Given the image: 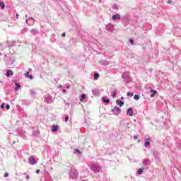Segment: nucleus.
<instances>
[{"mask_svg": "<svg viewBox=\"0 0 181 181\" xmlns=\"http://www.w3.org/2000/svg\"><path fill=\"white\" fill-rule=\"evenodd\" d=\"M90 170L92 172H93V173H100V172L101 171V166L95 164V163H92L89 166Z\"/></svg>", "mask_w": 181, "mask_h": 181, "instance_id": "nucleus-1", "label": "nucleus"}, {"mask_svg": "<svg viewBox=\"0 0 181 181\" xmlns=\"http://www.w3.org/2000/svg\"><path fill=\"white\" fill-rule=\"evenodd\" d=\"M122 78L124 80V83H131V76H129V72L128 71H125L122 74Z\"/></svg>", "mask_w": 181, "mask_h": 181, "instance_id": "nucleus-2", "label": "nucleus"}, {"mask_svg": "<svg viewBox=\"0 0 181 181\" xmlns=\"http://www.w3.org/2000/svg\"><path fill=\"white\" fill-rule=\"evenodd\" d=\"M69 177L70 179H77L78 177V171L76 169L69 171Z\"/></svg>", "mask_w": 181, "mask_h": 181, "instance_id": "nucleus-3", "label": "nucleus"}, {"mask_svg": "<svg viewBox=\"0 0 181 181\" xmlns=\"http://www.w3.org/2000/svg\"><path fill=\"white\" fill-rule=\"evenodd\" d=\"M112 112L113 115H119V114H121V109L115 106L112 109Z\"/></svg>", "mask_w": 181, "mask_h": 181, "instance_id": "nucleus-4", "label": "nucleus"}, {"mask_svg": "<svg viewBox=\"0 0 181 181\" xmlns=\"http://www.w3.org/2000/svg\"><path fill=\"white\" fill-rule=\"evenodd\" d=\"M106 30H107L108 32H113L114 31V25H112V23H108L106 25Z\"/></svg>", "mask_w": 181, "mask_h": 181, "instance_id": "nucleus-5", "label": "nucleus"}, {"mask_svg": "<svg viewBox=\"0 0 181 181\" xmlns=\"http://www.w3.org/2000/svg\"><path fill=\"white\" fill-rule=\"evenodd\" d=\"M111 90H112L111 95L112 98H115V97H117V94L118 93V89L114 88H112Z\"/></svg>", "mask_w": 181, "mask_h": 181, "instance_id": "nucleus-6", "label": "nucleus"}, {"mask_svg": "<svg viewBox=\"0 0 181 181\" xmlns=\"http://www.w3.org/2000/svg\"><path fill=\"white\" fill-rule=\"evenodd\" d=\"M127 115L129 117H132L134 115V110L132 107H129L127 111Z\"/></svg>", "mask_w": 181, "mask_h": 181, "instance_id": "nucleus-7", "label": "nucleus"}, {"mask_svg": "<svg viewBox=\"0 0 181 181\" xmlns=\"http://www.w3.org/2000/svg\"><path fill=\"white\" fill-rule=\"evenodd\" d=\"M99 63L101 66H109L110 65V62L107 60H100L99 61Z\"/></svg>", "mask_w": 181, "mask_h": 181, "instance_id": "nucleus-8", "label": "nucleus"}, {"mask_svg": "<svg viewBox=\"0 0 181 181\" xmlns=\"http://www.w3.org/2000/svg\"><path fill=\"white\" fill-rule=\"evenodd\" d=\"M112 21H119L121 19V15L117 13L112 17Z\"/></svg>", "mask_w": 181, "mask_h": 181, "instance_id": "nucleus-9", "label": "nucleus"}, {"mask_svg": "<svg viewBox=\"0 0 181 181\" xmlns=\"http://www.w3.org/2000/svg\"><path fill=\"white\" fill-rule=\"evenodd\" d=\"M150 93H151L150 97H151V98H153V97H155V95L158 94V91L153 89L150 90Z\"/></svg>", "mask_w": 181, "mask_h": 181, "instance_id": "nucleus-10", "label": "nucleus"}, {"mask_svg": "<svg viewBox=\"0 0 181 181\" xmlns=\"http://www.w3.org/2000/svg\"><path fill=\"white\" fill-rule=\"evenodd\" d=\"M28 163L30 165H35L36 163V159H35L33 157H30Z\"/></svg>", "mask_w": 181, "mask_h": 181, "instance_id": "nucleus-11", "label": "nucleus"}, {"mask_svg": "<svg viewBox=\"0 0 181 181\" xmlns=\"http://www.w3.org/2000/svg\"><path fill=\"white\" fill-rule=\"evenodd\" d=\"M13 83H15V86H16L15 90L18 91V90H19V88H21V84L19 83H18V80H15L13 81Z\"/></svg>", "mask_w": 181, "mask_h": 181, "instance_id": "nucleus-12", "label": "nucleus"}, {"mask_svg": "<svg viewBox=\"0 0 181 181\" xmlns=\"http://www.w3.org/2000/svg\"><path fill=\"white\" fill-rule=\"evenodd\" d=\"M21 104L23 105H30V100H22Z\"/></svg>", "mask_w": 181, "mask_h": 181, "instance_id": "nucleus-13", "label": "nucleus"}, {"mask_svg": "<svg viewBox=\"0 0 181 181\" xmlns=\"http://www.w3.org/2000/svg\"><path fill=\"white\" fill-rule=\"evenodd\" d=\"M92 93L93 94V95L95 96H98V95H100V90L97 89V88H95L92 90Z\"/></svg>", "mask_w": 181, "mask_h": 181, "instance_id": "nucleus-14", "label": "nucleus"}, {"mask_svg": "<svg viewBox=\"0 0 181 181\" xmlns=\"http://www.w3.org/2000/svg\"><path fill=\"white\" fill-rule=\"evenodd\" d=\"M44 101H45V103H47V104H50V103H52V96L45 97Z\"/></svg>", "mask_w": 181, "mask_h": 181, "instance_id": "nucleus-15", "label": "nucleus"}, {"mask_svg": "<svg viewBox=\"0 0 181 181\" xmlns=\"http://www.w3.org/2000/svg\"><path fill=\"white\" fill-rule=\"evenodd\" d=\"M6 76V77H11V76H13V71L10 69L7 70Z\"/></svg>", "mask_w": 181, "mask_h": 181, "instance_id": "nucleus-16", "label": "nucleus"}, {"mask_svg": "<svg viewBox=\"0 0 181 181\" xmlns=\"http://www.w3.org/2000/svg\"><path fill=\"white\" fill-rule=\"evenodd\" d=\"M30 33H32L34 36H36V35H38L39 30H37V29L33 28L30 30Z\"/></svg>", "mask_w": 181, "mask_h": 181, "instance_id": "nucleus-17", "label": "nucleus"}, {"mask_svg": "<svg viewBox=\"0 0 181 181\" xmlns=\"http://www.w3.org/2000/svg\"><path fill=\"white\" fill-rule=\"evenodd\" d=\"M128 21H129V18H128L127 16H124L122 18V23H127V22H128Z\"/></svg>", "mask_w": 181, "mask_h": 181, "instance_id": "nucleus-18", "label": "nucleus"}, {"mask_svg": "<svg viewBox=\"0 0 181 181\" xmlns=\"http://www.w3.org/2000/svg\"><path fill=\"white\" fill-rule=\"evenodd\" d=\"M52 131V132H57L59 131V125L53 124Z\"/></svg>", "mask_w": 181, "mask_h": 181, "instance_id": "nucleus-19", "label": "nucleus"}, {"mask_svg": "<svg viewBox=\"0 0 181 181\" xmlns=\"http://www.w3.org/2000/svg\"><path fill=\"white\" fill-rule=\"evenodd\" d=\"M28 21H30L28 26H33V25H35V20L33 18L30 17V18H28Z\"/></svg>", "mask_w": 181, "mask_h": 181, "instance_id": "nucleus-20", "label": "nucleus"}, {"mask_svg": "<svg viewBox=\"0 0 181 181\" xmlns=\"http://www.w3.org/2000/svg\"><path fill=\"white\" fill-rule=\"evenodd\" d=\"M102 101L104 103V104H110V99L107 98L106 97H103Z\"/></svg>", "mask_w": 181, "mask_h": 181, "instance_id": "nucleus-21", "label": "nucleus"}, {"mask_svg": "<svg viewBox=\"0 0 181 181\" xmlns=\"http://www.w3.org/2000/svg\"><path fill=\"white\" fill-rule=\"evenodd\" d=\"M150 139H145L144 146H145L146 148H148V146H149V145H151V142L148 141Z\"/></svg>", "mask_w": 181, "mask_h": 181, "instance_id": "nucleus-22", "label": "nucleus"}, {"mask_svg": "<svg viewBox=\"0 0 181 181\" xmlns=\"http://www.w3.org/2000/svg\"><path fill=\"white\" fill-rule=\"evenodd\" d=\"M116 104L117 105H119V107H122L124 105V101L119 100H116Z\"/></svg>", "mask_w": 181, "mask_h": 181, "instance_id": "nucleus-23", "label": "nucleus"}, {"mask_svg": "<svg viewBox=\"0 0 181 181\" xmlns=\"http://www.w3.org/2000/svg\"><path fill=\"white\" fill-rule=\"evenodd\" d=\"M30 93L32 97H36V92L35 91V89H30Z\"/></svg>", "mask_w": 181, "mask_h": 181, "instance_id": "nucleus-24", "label": "nucleus"}, {"mask_svg": "<svg viewBox=\"0 0 181 181\" xmlns=\"http://www.w3.org/2000/svg\"><path fill=\"white\" fill-rule=\"evenodd\" d=\"M99 77H100V74H98V72H95L93 75V80H98Z\"/></svg>", "mask_w": 181, "mask_h": 181, "instance_id": "nucleus-25", "label": "nucleus"}, {"mask_svg": "<svg viewBox=\"0 0 181 181\" xmlns=\"http://www.w3.org/2000/svg\"><path fill=\"white\" fill-rule=\"evenodd\" d=\"M87 97V95H86V93H83L82 95H81L80 101H83V100H86V98Z\"/></svg>", "mask_w": 181, "mask_h": 181, "instance_id": "nucleus-26", "label": "nucleus"}, {"mask_svg": "<svg viewBox=\"0 0 181 181\" xmlns=\"http://www.w3.org/2000/svg\"><path fill=\"white\" fill-rule=\"evenodd\" d=\"M143 163H144V165H151V160H148V159H144V160H143Z\"/></svg>", "mask_w": 181, "mask_h": 181, "instance_id": "nucleus-27", "label": "nucleus"}, {"mask_svg": "<svg viewBox=\"0 0 181 181\" xmlns=\"http://www.w3.org/2000/svg\"><path fill=\"white\" fill-rule=\"evenodd\" d=\"M112 9H115L116 11H118L119 9V7H118V5H117V4H113L112 6Z\"/></svg>", "mask_w": 181, "mask_h": 181, "instance_id": "nucleus-28", "label": "nucleus"}, {"mask_svg": "<svg viewBox=\"0 0 181 181\" xmlns=\"http://www.w3.org/2000/svg\"><path fill=\"white\" fill-rule=\"evenodd\" d=\"M138 175H142L144 173V168H140L137 170Z\"/></svg>", "mask_w": 181, "mask_h": 181, "instance_id": "nucleus-29", "label": "nucleus"}, {"mask_svg": "<svg viewBox=\"0 0 181 181\" xmlns=\"http://www.w3.org/2000/svg\"><path fill=\"white\" fill-rule=\"evenodd\" d=\"M0 7L1 9H5V3L4 1H0Z\"/></svg>", "mask_w": 181, "mask_h": 181, "instance_id": "nucleus-30", "label": "nucleus"}, {"mask_svg": "<svg viewBox=\"0 0 181 181\" xmlns=\"http://www.w3.org/2000/svg\"><path fill=\"white\" fill-rule=\"evenodd\" d=\"M74 153H78V155H81V151L78 148H76L75 149Z\"/></svg>", "mask_w": 181, "mask_h": 181, "instance_id": "nucleus-31", "label": "nucleus"}, {"mask_svg": "<svg viewBox=\"0 0 181 181\" xmlns=\"http://www.w3.org/2000/svg\"><path fill=\"white\" fill-rule=\"evenodd\" d=\"M134 100L138 101V100H139L141 98V96H139V95H134Z\"/></svg>", "mask_w": 181, "mask_h": 181, "instance_id": "nucleus-32", "label": "nucleus"}, {"mask_svg": "<svg viewBox=\"0 0 181 181\" xmlns=\"http://www.w3.org/2000/svg\"><path fill=\"white\" fill-rule=\"evenodd\" d=\"M38 134H39V132H37V131H33V136H37Z\"/></svg>", "mask_w": 181, "mask_h": 181, "instance_id": "nucleus-33", "label": "nucleus"}, {"mask_svg": "<svg viewBox=\"0 0 181 181\" xmlns=\"http://www.w3.org/2000/svg\"><path fill=\"white\" fill-rule=\"evenodd\" d=\"M127 95L128 97H133L134 96V93H131V92H127Z\"/></svg>", "mask_w": 181, "mask_h": 181, "instance_id": "nucleus-34", "label": "nucleus"}, {"mask_svg": "<svg viewBox=\"0 0 181 181\" xmlns=\"http://www.w3.org/2000/svg\"><path fill=\"white\" fill-rule=\"evenodd\" d=\"M7 44H8V45H7L8 47H11V46H13V44L9 42V41H7Z\"/></svg>", "mask_w": 181, "mask_h": 181, "instance_id": "nucleus-35", "label": "nucleus"}, {"mask_svg": "<svg viewBox=\"0 0 181 181\" xmlns=\"http://www.w3.org/2000/svg\"><path fill=\"white\" fill-rule=\"evenodd\" d=\"M129 43H131V45H134V39L130 38V39L129 40Z\"/></svg>", "mask_w": 181, "mask_h": 181, "instance_id": "nucleus-36", "label": "nucleus"}, {"mask_svg": "<svg viewBox=\"0 0 181 181\" xmlns=\"http://www.w3.org/2000/svg\"><path fill=\"white\" fill-rule=\"evenodd\" d=\"M1 110H4L5 108V103H2L1 105Z\"/></svg>", "mask_w": 181, "mask_h": 181, "instance_id": "nucleus-37", "label": "nucleus"}, {"mask_svg": "<svg viewBox=\"0 0 181 181\" xmlns=\"http://www.w3.org/2000/svg\"><path fill=\"white\" fill-rule=\"evenodd\" d=\"M25 77H29V76H30V73H29V71H27L25 74Z\"/></svg>", "mask_w": 181, "mask_h": 181, "instance_id": "nucleus-38", "label": "nucleus"}, {"mask_svg": "<svg viewBox=\"0 0 181 181\" xmlns=\"http://www.w3.org/2000/svg\"><path fill=\"white\" fill-rule=\"evenodd\" d=\"M28 29L27 28H23V30H21V33H23V32H27Z\"/></svg>", "mask_w": 181, "mask_h": 181, "instance_id": "nucleus-39", "label": "nucleus"}, {"mask_svg": "<svg viewBox=\"0 0 181 181\" xmlns=\"http://www.w3.org/2000/svg\"><path fill=\"white\" fill-rule=\"evenodd\" d=\"M28 78H30V80H33V75H29Z\"/></svg>", "mask_w": 181, "mask_h": 181, "instance_id": "nucleus-40", "label": "nucleus"}, {"mask_svg": "<svg viewBox=\"0 0 181 181\" xmlns=\"http://www.w3.org/2000/svg\"><path fill=\"white\" fill-rule=\"evenodd\" d=\"M69 121V116L65 117V122H67Z\"/></svg>", "mask_w": 181, "mask_h": 181, "instance_id": "nucleus-41", "label": "nucleus"}, {"mask_svg": "<svg viewBox=\"0 0 181 181\" xmlns=\"http://www.w3.org/2000/svg\"><path fill=\"white\" fill-rule=\"evenodd\" d=\"M6 108L7 110H9V108H11V105H6Z\"/></svg>", "mask_w": 181, "mask_h": 181, "instance_id": "nucleus-42", "label": "nucleus"}, {"mask_svg": "<svg viewBox=\"0 0 181 181\" xmlns=\"http://www.w3.org/2000/svg\"><path fill=\"white\" fill-rule=\"evenodd\" d=\"M8 176H9V174L8 173H6L4 174V177H8Z\"/></svg>", "mask_w": 181, "mask_h": 181, "instance_id": "nucleus-43", "label": "nucleus"}, {"mask_svg": "<svg viewBox=\"0 0 181 181\" xmlns=\"http://www.w3.org/2000/svg\"><path fill=\"white\" fill-rule=\"evenodd\" d=\"M62 37H66V33H63L62 34Z\"/></svg>", "mask_w": 181, "mask_h": 181, "instance_id": "nucleus-44", "label": "nucleus"}, {"mask_svg": "<svg viewBox=\"0 0 181 181\" xmlns=\"http://www.w3.org/2000/svg\"><path fill=\"white\" fill-rule=\"evenodd\" d=\"M139 138V136H134V139H135V140L138 139Z\"/></svg>", "mask_w": 181, "mask_h": 181, "instance_id": "nucleus-45", "label": "nucleus"}, {"mask_svg": "<svg viewBox=\"0 0 181 181\" xmlns=\"http://www.w3.org/2000/svg\"><path fill=\"white\" fill-rule=\"evenodd\" d=\"M62 93H64H64H67V90L66 89H62Z\"/></svg>", "mask_w": 181, "mask_h": 181, "instance_id": "nucleus-46", "label": "nucleus"}, {"mask_svg": "<svg viewBox=\"0 0 181 181\" xmlns=\"http://www.w3.org/2000/svg\"><path fill=\"white\" fill-rule=\"evenodd\" d=\"M153 71V69L152 68H150V69H148V71H149L150 73H152Z\"/></svg>", "mask_w": 181, "mask_h": 181, "instance_id": "nucleus-47", "label": "nucleus"}, {"mask_svg": "<svg viewBox=\"0 0 181 181\" xmlns=\"http://www.w3.org/2000/svg\"><path fill=\"white\" fill-rule=\"evenodd\" d=\"M35 173H36L37 174L40 173V170H36Z\"/></svg>", "mask_w": 181, "mask_h": 181, "instance_id": "nucleus-48", "label": "nucleus"}, {"mask_svg": "<svg viewBox=\"0 0 181 181\" xmlns=\"http://www.w3.org/2000/svg\"><path fill=\"white\" fill-rule=\"evenodd\" d=\"M16 19H19V14L17 13V14L16 15Z\"/></svg>", "mask_w": 181, "mask_h": 181, "instance_id": "nucleus-49", "label": "nucleus"}, {"mask_svg": "<svg viewBox=\"0 0 181 181\" xmlns=\"http://www.w3.org/2000/svg\"><path fill=\"white\" fill-rule=\"evenodd\" d=\"M26 179L29 180L30 179V177H29V175H27Z\"/></svg>", "mask_w": 181, "mask_h": 181, "instance_id": "nucleus-50", "label": "nucleus"}, {"mask_svg": "<svg viewBox=\"0 0 181 181\" xmlns=\"http://www.w3.org/2000/svg\"><path fill=\"white\" fill-rule=\"evenodd\" d=\"M168 4H172V1L169 0V1H168Z\"/></svg>", "mask_w": 181, "mask_h": 181, "instance_id": "nucleus-51", "label": "nucleus"}, {"mask_svg": "<svg viewBox=\"0 0 181 181\" xmlns=\"http://www.w3.org/2000/svg\"><path fill=\"white\" fill-rule=\"evenodd\" d=\"M28 22H29V19L28 20V19L25 20V23H28Z\"/></svg>", "mask_w": 181, "mask_h": 181, "instance_id": "nucleus-52", "label": "nucleus"}, {"mask_svg": "<svg viewBox=\"0 0 181 181\" xmlns=\"http://www.w3.org/2000/svg\"><path fill=\"white\" fill-rule=\"evenodd\" d=\"M66 104V105H70V103H67Z\"/></svg>", "mask_w": 181, "mask_h": 181, "instance_id": "nucleus-53", "label": "nucleus"}, {"mask_svg": "<svg viewBox=\"0 0 181 181\" xmlns=\"http://www.w3.org/2000/svg\"><path fill=\"white\" fill-rule=\"evenodd\" d=\"M121 100H124V96H122V97H121Z\"/></svg>", "mask_w": 181, "mask_h": 181, "instance_id": "nucleus-54", "label": "nucleus"}, {"mask_svg": "<svg viewBox=\"0 0 181 181\" xmlns=\"http://www.w3.org/2000/svg\"><path fill=\"white\" fill-rule=\"evenodd\" d=\"M137 142L138 144H139L141 142V140H138Z\"/></svg>", "mask_w": 181, "mask_h": 181, "instance_id": "nucleus-55", "label": "nucleus"}, {"mask_svg": "<svg viewBox=\"0 0 181 181\" xmlns=\"http://www.w3.org/2000/svg\"><path fill=\"white\" fill-rule=\"evenodd\" d=\"M10 64H13V62H11L10 63Z\"/></svg>", "mask_w": 181, "mask_h": 181, "instance_id": "nucleus-56", "label": "nucleus"}, {"mask_svg": "<svg viewBox=\"0 0 181 181\" xmlns=\"http://www.w3.org/2000/svg\"><path fill=\"white\" fill-rule=\"evenodd\" d=\"M66 88H67V89L70 88V86H66Z\"/></svg>", "mask_w": 181, "mask_h": 181, "instance_id": "nucleus-57", "label": "nucleus"}, {"mask_svg": "<svg viewBox=\"0 0 181 181\" xmlns=\"http://www.w3.org/2000/svg\"><path fill=\"white\" fill-rule=\"evenodd\" d=\"M16 107H17V108H19V105H17Z\"/></svg>", "mask_w": 181, "mask_h": 181, "instance_id": "nucleus-58", "label": "nucleus"}, {"mask_svg": "<svg viewBox=\"0 0 181 181\" xmlns=\"http://www.w3.org/2000/svg\"><path fill=\"white\" fill-rule=\"evenodd\" d=\"M146 73H148V69H146Z\"/></svg>", "mask_w": 181, "mask_h": 181, "instance_id": "nucleus-59", "label": "nucleus"}, {"mask_svg": "<svg viewBox=\"0 0 181 181\" xmlns=\"http://www.w3.org/2000/svg\"><path fill=\"white\" fill-rule=\"evenodd\" d=\"M25 117H28V115L25 114Z\"/></svg>", "mask_w": 181, "mask_h": 181, "instance_id": "nucleus-60", "label": "nucleus"}, {"mask_svg": "<svg viewBox=\"0 0 181 181\" xmlns=\"http://www.w3.org/2000/svg\"><path fill=\"white\" fill-rule=\"evenodd\" d=\"M25 18H28V15L25 16Z\"/></svg>", "mask_w": 181, "mask_h": 181, "instance_id": "nucleus-61", "label": "nucleus"}, {"mask_svg": "<svg viewBox=\"0 0 181 181\" xmlns=\"http://www.w3.org/2000/svg\"><path fill=\"white\" fill-rule=\"evenodd\" d=\"M99 2H101V0H99Z\"/></svg>", "mask_w": 181, "mask_h": 181, "instance_id": "nucleus-62", "label": "nucleus"}, {"mask_svg": "<svg viewBox=\"0 0 181 181\" xmlns=\"http://www.w3.org/2000/svg\"><path fill=\"white\" fill-rule=\"evenodd\" d=\"M0 83H2V81H0Z\"/></svg>", "mask_w": 181, "mask_h": 181, "instance_id": "nucleus-63", "label": "nucleus"}, {"mask_svg": "<svg viewBox=\"0 0 181 181\" xmlns=\"http://www.w3.org/2000/svg\"><path fill=\"white\" fill-rule=\"evenodd\" d=\"M82 181H86V180H83Z\"/></svg>", "mask_w": 181, "mask_h": 181, "instance_id": "nucleus-64", "label": "nucleus"}]
</instances>
